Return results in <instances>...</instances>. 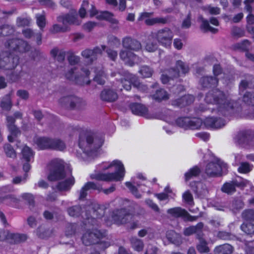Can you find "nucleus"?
<instances>
[{"label": "nucleus", "instance_id": "nucleus-1", "mask_svg": "<svg viewBox=\"0 0 254 254\" xmlns=\"http://www.w3.org/2000/svg\"><path fill=\"white\" fill-rule=\"evenodd\" d=\"M64 163L63 160L60 159L52 160L49 165V173L48 179L50 181H56L64 179L60 182L57 189L61 191L68 190L74 184V179L71 175L70 170L64 171Z\"/></svg>", "mask_w": 254, "mask_h": 254}, {"label": "nucleus", "instance_id": "nucleus-2", "mask_svg": "<svg viewBox=\"0 0 254 254\" xmlns=\"http://www.w3.org/2000/svg\"><path fill=\"white\" fill-rule=\"evenodd\" d=\"M204 100L208 105H215L217 113L223 116L230 114L235 107L234 103L229 97L218 89L209 91L206 95Z\"/></svg>", "mask_w": 254, "mask_h": 254}, {"label": "nucleus", "instance_id": "nucleus-3", "mask_svg": "<svg viewBox=\"0 0 254 254\" xmlns=\"http://www.w3.org/2000/svg\"><path fill=\"white\" fill-rule=\"evenodd\" d=\"M68 60L70 66L65 73V77L77 84H88L90 83V71L88 69L84 68H80L79 71L77 65L79 63L80 58L71 54L68 57Z\"/></svg>", "mask_w": 254, "mask_h": 254}, {"label": "nucleus", "instance_id": "nucleus-4", "mask_svg": "<svg viewBox=\"0 0 254 254\" xmlns=\"http://www.w3.org/2000/svg\"><path fill=\"white\" fill-rule=\"evenodd\" d=\"M103 214V210L98 208L93 211V215L91 218L87 217L85 225L88 230L82 237L83 243L86 246L98 243V240L101 238L104 234L96 229L99 225V221L97 218H100Z\"/></svg>", "mask_w": 254, "mask_h": 254}, {"label": "nucleus", "instance_id": "nucleus-5", "mask_svg": "<svg viewBox=\"0 0 254 254\" xmlns=\"http://www.w3.org/2000/svg\"><path fill=\"white\" fill-rule=\"evenodd\" d=\"M101 170H106L114 168L115 172L110 173H98L92 174L90 177L92 179L107 182L121 181L123 180L125 175V169L121 161L115 160L111 162H105L100 166Z\"/></svg>", "mask_w": 254, "mask_h": 254}, {"label": "nucleus", "instance_id": "nucleus-6", "mask_svg": "<svg viewBox=\"0 0 254 254\" xmlns=\"http://www.w3.org/2000/svg\"><path fill=\"white\" fill-rule=\"evenodd\" d=\"M227 169L226 164L217 158H214L206 165L205 172L209 177H217L225 173Z\"/></svg>", "mask_w": 254, "mask_h": 254}, {"label": "nucleus", "instance_id": "nucleus-7", "mask_svg": "<svg viewBox=\"0 0 254 254\" xmlns=\"http://www.w3.org/2000/svg\"><path fill=\"white\" fill-rule=\"evenodd\" d=\"M103 143L102 139L98 140L94 139L92 134L87 133L85 135L80 134L79 139V146L83 152H87L89 149L88 148L97 149L100 147Z\"/></svg>", "mask_w": 254, "mask_h": 254}, {"label": "nucleus", "instance_id": "nucleus-8", "mask_svg": "<svg viewBox=\"0 0 254 254\" xmlns=\"http://www.w3.org/2000/svg\"><path fill=\"white\" fill-rule=\"evenodd\" d=\"M174 34L170 29L164 28L152 33L155 38L161 45L169 47L171 46Z\"/></svg>", "mask_w": 254, "mask_h": 254}, {"label": "nucleus", "instance_id": "nucleus-9", "mask_svg": "<svg viewBox=\"0 0 254 254\" xmlns=\"http://www.w3.org/2000/svg\"><path fill=\"white\" fill-rule=\"evenodd\" d=\"M19 63V58L12 54L7 52H3L0 55V68L6 70L14 69Z\"/></svg>", "mask_w": 254, "mask_h": 254}, {"label": "nucleus", "instance_id": "nucleus-10", "mask_svg": "<svg viewBox=\"0 0 254 254\" xmlns=\"http://www.w3.org/2000/svg\"><path fill=\"white\" fill-rule=\"evenodd\" d=\"M176 124L185 129H197L203 125L202 120L199 118H180L176 121Z\"/></svg>", "mask_w": 254, "mask_h": 254}, {"label": "nucleus", "instance_id": "nucleus-11", "mask_svg": "<svg viewBox=\"0 0 254 254\" xmlns=\"http://www.w3.org/2000/svg\"><path fill=\"white\" fill-rule=\"evenodd\" d=\"M132 218L133 215L124 209L117 210L112 214V220L119 225L130 223Z\"/></svg>", "mask_w": 254, "mask_h": 254}, {"label": "nucleus", "instance_id": "nucleus-12", "mask_svg": "<svg viewBox=\"0 0 254 254\" xmlns=\"http://www.w3.org/2000/svg\"><path fill=\"white\" fill-rule=\"evenodd\" d=\"M5 47L9 51L24 53L30 49L28 44L22 39H11L5 43Z\"/></svg>", "mask_w": 254, "mask_h": 254}, {"label": "nucleus", "instance_id": "nucleus-13", "mask_svg": "<svg viewBox=\"0 0 254 254\" xmlns=\"http://www.w3.org/2000/svg\"><path fill=\"white\" fill-rule=\"evenodd\" d=\"M122 76L121 83L126 90H129L131 89V84L139 89L143 90V88L141 87L143 85L139 82L137 78L134 75L127 72H125Z\"/></svg>", "mask_w": 254, "mask_h": 254}, {"label": "nucleus", "instance_id": "nucleus-14", "mask_svg": "<svg viewBox=\"0 0 254 254\" xmlns=\"http://www.w3.org/2000/svg\"><path fill=\"white\" fill-rule=\"evenodd\" d=\"M235 142L241 145H254V132L252 130L241 131L235 138Z\"/></svg>", "mask_w": 254, "mask_h": 254}, {"label": "nucleus", "instance_id": "nucleus-15", "mask_svg": "<svg viewBox=\"0 0 254 254\" xmlns=\"http://www.w3.org/2000/svg\"><path fill=\"white\" fill-rule=\"evenodd\" d=\"M57 20L59 22L62 23L64 25L67 26L71 25H78L81 23L75 11L61 15L58 17Z\"/></svg>", "mask_w": 254, "mask_h": 254}, {"label": "nucleus", "instance_id": "nucleus-16", "mask_svg": "<svg viewBox=\"0 0 254 254\" xmlns=\"http://www.w3.org/2000/svg\"><path fill=\"white\" fill-rule=\"evenodd\" d=\"M145 181V178L141 174H138L136 177L131 179V182H127L126 183V186L128 188L131 193L136 197L140 198L141 195L137 191V190L134 185L140 187L142 185V182Z\"/></svg>", "mask_w": 254, "mask_h": 254}, {"label": "nucleus", "instance_id": "nucleus-17", "mask_svg": "<svg viewBox=\"0 0 254 254\" xmlns=\"http://www.w3.org/2000/svg\"><path fill=\"white\" fill-rule=\"evenodd\" d=\"M117 83L115 85H113V88L105 89L101 93V98L102 100L112 102L115 101L118 98V95L117 91L122 90V88L119 87H116Z\"/></svg>", "mask_w": 254, "mask_h": 254}, {"label": "nucleus", "instance_id": "nucleus-18", "mask_svg": "<svg viewBox=\"0 0 254 254\" xmlns=\"http://www.w3.org/2000/svg\"><path fill=\"white\" fill-rule=\"evenodd\" d=\"M119 56L125 64L130 66L140 62L139 58L130 51L122 50L121 51Z\"/></svg>", "mask_w": 254, "mask_h": 254}, {"label": "nucleus", "instance_id": "nucleus-19", "mask_svg": "<svg viewBox=\"0 0 254 254\" xmlns=\"http://www.w3.org/2000/svg\"><path fill=\"white\" fill-rule=\"evenodd\" d=\"M189 71L188 65L182 61L179 60L176 62V68L171 69L169 70L172 77H177L181 74H185Z\"/></svg>", "mask_w": 254, "mask_h": 254}, {"label": "nucleus", "instance_id": "nucleus-20", "mask_svg": "<svg viewBox=\"0 0 254 254\" xmlns=\"http://www.w3.org/2000/svg\"><path fill=\"white\" fill-rule=\"evenodd\" d=\"M167 213L175 218L184 217L190 221L195 220V217L190 215L187 211L180 207L169 209Z\"/></svg>", "mask_w": 254, "mask_h": 254}, {"label": "nucleus", "instance_id": "nucleus-21", "mask_svg": "<svg viewBox=\"0 0 254 254\" xmlns=\"http://www.w3.org/2000/svg\"><path fill=\"white\" fill-rule=\"evenodd\" d=\"M122 44L125 49L131 51H137L141 48L140 43L130 37L123 39Z\"/></svg>", "mask_w": 254, "mask_h": 254}, {"label": "nucleus", "instance_id": "nucleus-22", "mask_svg": "<svg viewBox=\"0 0 254 254\" xmlns=\"http://www.w3.org/2000/svg\"><path fill=\"white\" fill-rule=\"evenodd\" d=\"M14 121L12 117H7V127L10 132V135L8 136V139L10 142H12L14 138L20 134L19 130L13 124Z\"/></svg>", "mask_w": 254, "mask_h": 254}, {"label": "nucleus", "instance_id": "nucleus-23", "mask_svg": "<svg viewBox=\"0 0 254 254\" xmlns=\"http://www.w3.org/2000/svg\"><path fill=\"white\" fill-rule=\"evenodd\" d=\"M53 138L47 137H37L34 142L39 149H51Z\"/></svg>", "mask_w": 254, "mask_h": 254}, {"label": "nucleus", "instance_id": "nucleus-24", "mask_svg": "<svg viewBox=\"0 0 254 254\" xmlns=\"http://www.w3.org/2000/svg\"><path fill=\"white\" fill-rule=\"evenodd\" d=\"M105 48V46H102L101 48L96 47L93 50H85L82 52L81 55L86 59H90V60L93 61L99 55L101 54L102 51H104Z\"/></svg>", "mask_w": 254, "mask_h": 254}, {"label": "nucleus", "instance_id": "nucleus-25", "mask_svg": "<svg viewBox=\"0 0 254 254\" xmlns=\"http://www.w3.org/2000/svg\"><path fill=\"white\" fill-rule=\"evenodd\" d=\"M130 108L132 113L134 115L143 116L146 118H150L147 114V108L142 104L133 103L130 105Z\"/></svg>", "mask_w": 254, "mask_h": 254}, {"label": "nucleus", "instance_id": "nucleus-26", "mask_svg": "<svg viewBox=\"0 0 254 254\" xmlns=\"http://www.w3.org/2000/svg\"><path fill=\"white\" fill-rule=\"evenodd\" d=\"M102 188L99 185H98L93 182H87L81 188L80 191L79 198L83 199L86 197L87 191L90 190H100Z\"/></svg>", "mask_w": 254, "mask_h": 254}, {"label": "nucleus", "instance_id": "nucleus-27", "mask_svg": "<svg viewBox=\"0 0 254 254\" xmlns=\"http://www.w3.org/2000/svg\"><path fill=\"white\" fill-rule=\"evenodd\" d=\"M194 101V97L191 95H185L182 98L172 101V105L180 107H184L192 103Z\"/></svg>", "mask_w": 254, "mask_h": 254}, {"label": "nucleus", "instance_id": "nucleus-28", "mask_svg": "<svg viewBox=\"0 0 254 254\" xmlns=\"http://www.w3.org/2000/svg\"><path fill=\"white\" fill-rule=\"evenodd\" d=\"M94 71L95 72V77L94 80L99 84H104L106 78V75L103 71L102 67L99 66L98 67L94 68Z\"/></svg>", "mask_w": 254, "mask_h": 254}, {"label": "nucleus", "instance_id": "nucleus-29", "mask_svg": "<svg viewBox=\"0 0 254 254\" xmlns=\"http://www.w3.org/2000/svg\"><path fill=\"white\" fill-rule=\"evenodd\" d=\"M200 83L203 87H214L218 83V79L211 76H205L200 80Z\"/></svg>", "mask_w": 254, "mask_h": 254}, {"label": "nucleus", "instance_id": "nucleus-30", "mask_svg": "<svg viewBox=\"0 0 254 254\" xmlns=\"http://www.w3.org/2000/svg\"><path fill=\"white\" fill-rule=\"evenodd\" d=\"M233 251V247L226 244L216 247L214 250V253L215 254H231Z\"/></svg>", "mask_w": 254, "mask_h": 254}, {"label": "nucleus", "instance_id": "nucleus-31", "mask_svg": "<svg viewBox=\"0 0 254 254\" xmlns=\"http://www.w3.org/2000/svg\"><path fill=\"white\" fill-rule=\"evenodd\" d=\"M8 236V242L10 243H20L25 241L27 239V236L24 234L9 232Z\"/></svg>", "mask_w": 254, "mask_h": 254}, {"label": "nucleus", "instance_id": "nucleus-32", "mask_svg": "<svg viewBox=\"0 0 254 254\" xmlns=\"http://www.w3.org/2000/svg\"><path fill=\"white\" fill-rule=\"evenodd\" d=\"M97 18L108 20L114 24L118 23V20L114 18L113 14L107 11L99 12V13L97 14Z\"/></svg>", "mask_w": 254, "mask_h": 254}, {"label": "nucleus", "instance_id": "nucleus-33", "mask_svg": "<svg viewBox=\"0 0 254 254\" xmlns=\"http://www.w3.org/2000/svg\"><path fill=\"white\" fill-rule=\"evenodd\" d=\"M151 12H144L141 13L138 19L139 20H144L145 23L147 25H153L156 24V17L149 18L152 15Z\"/></svg>", "mask_w": 254, "mask_h": 254}, {"label": "nucleus", "instance_id": "nucleus-34", "mask_svg": "<svg viewBox=\"0 0 254 254\" xmlns=\"http://www.w3.org/2000/svg\"><path fill=\"white\" fill-rule=\"evenodd\" d=\"M21 153L23 159L26 162H30L33 158L34 153L27 146H24L22 149Z\"/></svg>", "mask_w": 254, "mask_h": 254}, {"label": "nucleus", "instance_id": "nucleus-35", "mask_svg": "<svg viewBox=\"0 0 254 254\" xmlns=\"http://www.w3.org/2000/svg\"><path fill=\"white\" fill-rule=\"evenodd\" d=\"M66 148L64 142L60 139H53L52 142V150L64 151Z\"/></svg>", "mask_w": 254, "mask_h": 254}, {"label": "nucleus", "instance_id": "nucleus-36", "mask_svg": "<svg viewBox=\"0 0 254 254\" xmlns=\"http://www.w3.org/2000/svg\"><path fill=\"white\" fill-rule=\"evenodd\" d=\"M200 19L201 20V24L200 27L201 29L204 30L205 32H211L212 33H216L218 32V29L217 28H213L210 26L208 21L204 19L202 17H200Z\"/></svg>", "mask_w": 254, "mask_h": 254}, {"label": "nucleus", "instance_id": "nucleus-37", "mask_svg": "<svg viewBox=\"0 0 254 254\" xmlns=\"http://www.w3.org/2000/svg\"><path fill=\"white\" fill-rule=\"evenodd\" d=\"M200 172V169L197 166H194L190 169L185 174L186 181H188L193 177L197 176L199 174Z\"/></svg>", "mask_w": 254, "mask_h": 254}, {"label": "nucleus", "instance_id": "nucleus-38", "mask_svg": "<svg viewBox=\"0 0 254 254\" xmlns=\"http://www.w3.org/2000/svg\"><path fill=\"white\" fill-rule=\"evenodd\" d=\"M202 9L206 13L211 15H218L220 14V8L217 6H212L211 5H207L202 7Z\"/></svg>", "mask_w": 254, "mask_h": 254}, {"label": "nucleus", "instance_id": "nucleus-39", "mask_svg": "<svg viewBox=\"0 0 254 254\" xmlns=\"http://www.w3.org/2000/svg\"><path fill=\"white\" fill-rule=\"evenodd\" d=\"M52 56L59 62H62L65 57V52L54 48L51 51Z\"/></svg>", "mask_w": 254, "mask_h": 254}, {"label": "nucleus", "instance_id": "nucleus-40", "mask_svg": "<svg viewBox=\"0 0 254 254\" xmlns=\"http://www.w3.org/2000/svg\"><path fill=\"white\" fill-rule=\"evenodd\" d=\"M153 98L158 101L167 100L169 98V95L167 92L163 89H160L156 91L153 95Z\"/></svg>", "mask_w": 254, "mask_h": 254}, {"label": "nucleus", "instance_id": "nucleus-41", "mask_svg": "<svg viewBox=\"0 0 254 254\" xmlns=\"http://www.w3.org/2000/svg\"><path fill=\"white\" fill-rule=\"evenodd\" d=\"M243 102L248 106L254 105V95L251 92H247L243 96Z\"/></svg>", "mask_w": 254, "mask_h": 254}, {"label": "nucleus", "instance_id": "nucleus-42", "mask_svg": "<svg viewBox=\"0 0 254 254\" xmlns=\"http://www.w3.org/2000/svg\"><path fill=\"white\" fill-rule=\"evenodd\" d=\"M131 244L132 248L136 251H141L143 248L144 245L142 241L136 238H132L131 239Z\"/></svg>", "mask_w": 254, "mask_h": 254}, {"label": "nucleus", "instance_id": "nucleus-43", "mask_svg": "<svg viewBox=\"0 0 254 254\" xmlns=\"http://www.w3.org/2000/svg\"><path fill=\"white\" fill-rule=\"evenodd\" d=\"M69 27L67 26H61L59 24H54L51 28V32L52 33L56 34L60 32H65L69 31Z\"/></svg>", "mask_w": 254, "mask_h": 254}, {"label": "nucleus", "instance_id": "nucleus-44", "mask_svg": "<svg viewBox=\"0 0 254 254\" xmlns=\"http://www.w3.org/2000/svg\"><path fill=\"white\" fill-rule=\"evenodd\" d=\"M223 192L227 193H232L235 191V185L234 181L231 183H226L222 187Z\"/></svg>", "mask_w": 254, "mask_h": 254}, {"label": "nucleus", "instance_id": "nucleus-45", "mask_svg": "<svg viewBox=\"0 0 254 254\" xmlns=\"http://www.w3.org/2000/svg\"><path fill=\"white\" fill-rule=\"evenodd\" d=\"M199 242L197 246V249L200 253H208L209 249L207 246L206 242L201 238H198Z\"/></svg>", "mask_w": 254, "mask_h": 254}, {"label": "nucleus", "instance_id": "nucleus-46", "mask_svg": "<svg viewBox=\"0 0 254 254\" xmlns=\"http://www.w3.org/2000/svg\"><path fill=\"white\" fill-rule=\"evenodd\" d=\"M13 32V28L10 25H5L0 27V36H7L12 34Z\"/></svg>", "mask_w": 254, "mask_h": 254}, {"label": "nucleus", "instance_id": "nucleus-47", "mask_svg": "<svg viewBox=\"0 0 254 254\" xmlns=\"http://www.w3.org/2000/svg\"><path fill=\"white\" fill-rule=\"evenodd\" d=\"M250 14L247 17V21L248 25L247 26V28L248 31L254 34V27H252L251 25L253 24L254 23V16L252 14V11L251 12H249Z\"/></svg>", "mask_w": 254, "mask_h": 254}, {"label": "nucleus", "instance_id": "nucleus-48", "mask_svg": "<svg viewBox=\"0 0 254 254\" xmlns=\"http://www.w3.org/2000/svg\"><path fill=\"white\" fill-rule=\"evenodd\" d=\"M36 22L40 29H43L46 25V19L44 14H37L36 15Z\"/></svg>", "mask_w": 254, "mask_h": 254}, {"label": "nucleus", "instance_id": "nucleus-49", "mask_svg": "<svg viewBox=\"0 0 254 254\" xmlns=\"http://www.w3.org/2000/svg\"><path fill=\"white\" fill-rule=\"evenodd\" d=\"M139 72L145 78L150 77L153 73L152 70L149 66L146 65L142 66Z\"/></svg>", "mask_w": 254, "mask_h": 254}, {"label": "nucleus", "instance_id": "nucleus-50", "mask_svg": "<svg viewBox=\"0 0 254 254\" xmlns=\"http://www.w3.org/2000/svg\"><path fill=\"white\" fill-rule=\"evenodd\" d=\"M241 228L243 231L248 234L254 233V225L251 223H244L241 225Z\"/></svg>", "mask_w": 254, "mask_h": 254}, {"label": "nucleus", "instance_id": "nucleus-51", "mask_svg": "<svg viewBox=\"0 0 254 254\" xmlns=\"http://www.w3.org/2000/svg\"><path fill=\"white\" fill-rule=\"evenodd\" d=\"M145 48L147 51L149 52H153L157 49L158 45L156 43L151 40H149L146 43Z\"/></svg>", "mask_w": 254, "mask_h": 254}, {"label": "nucleus", "instance_id": "nucleus-52", "mask_svg": "<svg viewBox=\"0 0 254 254\" xmlns=\"http://www.w3.org/2000/svg\"><path fill=\"white\" fill-rule=\"evenodd\" d=\"M183 199L185 202L189 205H192L193 203V197L189 191H185L183 194Z\"/></svg>", "mask_w": 254, "mask_h": 254}, {"label": "nucleus", "instance_id": "nucleus-53", "mask_svg": "<svg viewBox=\"0 0 254 254\" xmlns=\"http://www.w3.org/2000/svg\"><path fill=\"white\" fill-rule=\"evenodd\" d=\"M252 169V166L246 162L242 163L238 169L240 173H247L251 171Z\"/></svg>", "mask_w": 254, "mask_h": 254}, {"label": "nucleus", "instance_id": "nucleus-54", "mask_svg": "<svg viewBox=\"0 0 254 254\" xmlns=\"http://www.w3.org/2000/svg\"><path fill=\"white\" fill-rule=\"evenodd\" d=\"M81 207L79 206H75L68 209V213L71 216H78L80 214Z\"/></svg>", "mask_w": 254, "mask_h": 254}, {"label": "nucleus", "instance_id": "nucleus-55", "mask_svg": "<svg viewBox=\"0 0 254 254\" xmlns=\"http://www.w3.org/2000/svg\"><path fill=\"white\" fill-rule=\"evenodd\" d=\"M77 98L74 97H66L63 99H61L60 100L61 103H63L65 102L66 103H70V107L71 108L74 107L75 106V102L77 101Z\"/></svg>", "mask_w": 254, "mask_h": 254}, {"label": "nucleus", "instance_id": "nucleus-56", "mask_svg": "<svg viewBox=\"0 0 254 254\" xmlns=\"http://www.w3.org/2000/svg\"><path fill=\"white\" fill-rule=\"evenodd\" d=\"M242 216L245 220L254 221V211L251 209L245 210Z\"/></svg>", "mask_w": 254, "mask_h": 254}, {"label": "nucleus", "instance_id": "nucleus-57", "mask_svg": "<svg viewBox=\"0 0 254 254\" xmlns=\"http://www.w3.org/2000/svg\"><path fill=\"white\" fill-rule=\"evenodd\" d=\"M76 228V225L69 224L66 227V229L65 231V235L68 237L72 236V235L75 233Z\"/></svg>", "mask_w": 254, "mask_h": 254}, {"label": "nucleus", "instance_id": "nucleus-58", "mask_svg": "<svg viewBox=\"0 0 254 254\" xmlns=\"http://www.w3.org/2000/svg\"><path fill=\"white\" fill-rule=\"evenodd\" d=\"M215 120L216 118H206L204 121V124L207 127L213 128V127H218L217 125H214Z\"/></svg>", "mask_w": 254, "mask_h": 254}, {"label": "nucleus", "instance_id": "nucleus-59", "mask_svg": "<svg viewBox=\"0 0 254 254\" xmlns=\"http://www.w3.org/2000/svg\"><path fill=\"white\" fill-rule=\"evenodd\" d=\"M5 152L6 155L10 157H15L16 153L15 151L9 144H6L4 147Z\"/></svg>", "mask_w": 254, "mask_h": 254}, {"label": "nucleus", "instance_id": "nucleus-60", "mask_svg": "<svg viewBox=\"0 0 254 254\" xmlns=\"http://www.w3.org/2000/svg\"><path fill=\"white\" fill-rule=\"evenodd\" d=\"M166 237L170 242L175 244L176 243L175 238H178L179 236L174 231L170 230L167 232Z\"/></svg>", "mask_w": 254, "mask_h": 254}, {"label": "nucleus", "instance_id": "nucleus-61", "mask_svg": "<svg viewBox=\"0 0 254 254\" xmlns=\"http://www.w3.org/2000/svg\"><path fill=\"white\" fill-rule=\"evenodd\" d=\"M235 187L243 188L249 185L250 182L247 180L240 178L239 180H236L234 181Z\"/></svg>", "mask_w": 254, "mask_h": 254}, {"label": "nucleus", "instance_id": "nucleus-62", "mask_svg": "<svg viewBox=\"0 0 254 254\" xmlns=\"http://www.w3.org/2000/svg\"><path fill=\"white\" fill-rule=\"evenodd\" d=\"M30 23V19L29 18H18L17 19V25L18 26H28Z\"/></svg>", "mask_w": 254, "mask_h": 254}, {"label": "nucleus", "instance_id": "nucleus-63", "mask_svg": "<svg viewBox=\"0 0 254 254\" xmlns=\"http://www.w3.org/2000/svg\"><path fill=\"white\" fill-rule=\"evenodd\" d=\"M244 31L238 27H234L232 29V34L233 36L241 37L244 36Z\"/></svg>", "mask_w": 254, "mask_h": 254}, {"label": "nucleus", "instance_id": "nucleus-64", "mask_svg": "<svg viewBox=\"0 0 254 254\" xmlns=\"http://www.w3.org/2000/svg\"><path fill=\"white\" fill-rule=\"evenodd\" d=\"M245 4V9L249 12L253 11V8L254 7V0H245L244 1Z\"/></svg>", "mask_w": 254, "mask_h": 254}]
</instances>
